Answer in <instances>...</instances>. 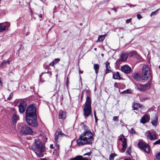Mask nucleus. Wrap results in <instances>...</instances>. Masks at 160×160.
<instances>
[{"label": "nucleus", "mask_w": 160, "mask_h": 160, "mask_svg": "<svg viewBox=\"0 0 160 160\" xmlns=\"http://www.w3.org/2000/svg\"><path fill=\"white\" fill-rule=\"evenodd\" d=\"M66 118V113L62 111H60L59 112V119H63Z\"/></svg>", "instance_id": "18"}, {"label": "nucleus", "mask_w": 160, "mask_h": 160, "mask_svg": "<svg viewBox=\"0 0 160 160\" xmlns=\"http://www.w3.org/2000/svg\"><path fill=\"white\" fill-rule=\"evenodd\" d=\"M155 160H160V152H159L156 154Z\"/></svg>", "instance_id": "29"}, {"label": "nucleus", "mask_w": 160, "mask_h": 160, "mask_svg": "<svg viewBox=\"0 0 160 160\" xmlns=\"http://www.w3.org/2000/svg\"><path fill=\"white\" fill-rule=\"evenodd\" d=\"M93 135L90 130L85 131L79 136L77 141V144L79 146L86 144H91L93 140Z\"/></svg>", "instance_id": "3"}, {"label": "nucleus", "mask_w": 160, "mask_h": 160, "mask_svg": "<svg viewBox=\"0 0 160 160\" xmlns=\"http://www.w3.org/2000/svg\"><path fill=\"white\" fill-rule=\"evenodd\" d=\"M113 120L114 121H118V116L114 117L113 118Z\"/></svg>", "instance_id": "40"}, {"label": "nucleus", "mask_w": 160, "mask_h": 160, "mask_svg": "<svg viewBox=\"0 0 160 160\" xmlns=\"http://www.w3.org/2000/svg\"><path fill=\"white\" fill-rule=\"evenodd\" d=\"M80 78L81 79V76L80 75Z\"/></svg>", "instance_id": "61"}, {"label": "nucleus", "mask_w": 160, "mask_h": 160, "mask_svg": "<svg viewBox=\"0 0 160 160\" xmlns=\"http://www.w3.org/2000/svg\"><path fill=\"white\" fill-rule=\"evenodd\" d=\"M82 73H83V71H79V73L80 74H82Z\"/></svg>", "instance_id": "53"}, {"label": "nucleus", "mask_w": 160, "mask_h": 160, "mask_svg": "<svg viewBox=\"0 0 160 160\" xmlns=\"http://www.w3.org/2000/svg\"><path fill=\"white\" fill-rule=\"evenodd\" d=\"M121 71L125 73H129L131 71V68L128 65H125L122 67L121 68Z\"/></svg>", "instance_id": "12"}, {"label": "nucleus", "mask_w": 160, "mask_h": 160, "mask_svg": "<svg viewBox=\"0 0 160 160\" xmlns=\"http://www.w3.org/2000/svg\"><path fill=\"white\" fill-rule=\"evenodd\" d=\"M94 116H96V112L95 111H94Z\"/></svg>", "instance_id": "49"}, {"label": "nucleus", "mask_w": 160, "mask_h": 160, "mask_svg": "<svg viewBox=\"0 0 160 160\" xmlns=\"http://www.w3.org/2000/svg\"><path fill=\"white\" fill-rule=\"evenodd\" d=\"M133 78L136 80H139L140 78V76L138 73H135L133 75Z\"/></svg>", "instance_id": "25"}, {"label": "nucleus", "mask_w": 160, "mask_h": 160, "mask_svg": "<svg viewBox=\"0 0 160 160\" xmlns=\"http://www.w3.org/2000/svg\"><path fill=\"white\" fill-rule=\"evenodd\" d=\"M99 66L98 64H95L94 65L93 68L95 71V73L97 74L99 69Z\"/></svg>", "instance_id": "23"}, {"label": "nucleus", "mask_w": 160, "mask_h": 160, "mask_svg": "<svg viewBox=\"0 0 160 160\" xmlns=\"http://www.w3.org/2000/svg\"><path fill=\"white\" fill-rule=\"evenodd\" d=\"M131 93V90L130 89H127L122 92L121 93Z\"/></svg>", "instance_id": "31"}, {"label": "nucleus", "mask_w": 160, "mask_h": 160, "mask_svg": "<svg viewBox=\"0 0 160 160\" xmlns=\"http://www.w3.org/2000/svg\"><path fill=\"white\" fill-rule=\"evenodd\" d=\"M158 116L156 115L155 116L154 118L152 120L151 122L152 125L155 127L156 126L158 123Z\"/></svg>", "instance_id": "15"}, {"label": "nucleus", "mask_w": 160, "mask_h": 160, "mask_svg": "<svg viewBox=\"0 0 160 160\" xmlns=\"http://www.w3.org/2000/svg\"><path fill=\"white\" fill-rule=\"evenodd\" d=\"M50 147L51 149H53L54 148L53 145L52 144H51L50 145Z\"/></svg>", "instance_id": "46"}, {"label": "nucleus", "mask_w": 160, "mask_h": 160, "mask_svg": "<svg viewBox=\"0 0 160 160\" xmlns=\"http://www.w3.org/2000/svg\"><path fill=\"white\" fill-rule=\"evenodd\" d=\"M55 64V62H54L53 61L52 62H51V63H50L49 64V65L50 66L51 65V66H53Z\"/></svg>", "instance_id": "45"}, {"label": "nucleus", "mask_w": 160, "mask_h": 160, "mask_svg": "<svg viewBox=\"0 0 160 160\" xmlns=\"http://www.w3.org/2000/svg\"><path fill=\"white\" fill-rule=\"evenodd\" d=\"M117 84V83H115V84H114V86H115V85Z\"/></svg>", "instance_id": "59"}, {"label": "nucleus", "mask_w": 160, "mask_h": 160, "mask_svg": "<svg viewBox=\"0 0 160 160\" xmlns=\"http://www.w3.org/2000/svg\"><path fill=\"white\" fill-rule=\"evenodd\" d=\"M147 133L148 134L147 135V138L150 140H153L157 139V137L154 133L151 132L149 131H148Z\"/></svg>", "instance_id": "13"}, {"label": "nucleus", "mask_w": 160, "mask_h": 160, "mask_svg": "<svg viewBox=\"0 0 160 160\" xmlns=\"http://www.w3.org/2000/svg\"><path fill=\"white\" fill-rule=\"evenodd\" d=\"M40 18H42V14H41L40 16Z\"/></svg>", "instance_id": "56"}, {"label": "nucleus", "mask_w": 160, "mask_h": 160, "mask_svg": "<svg viewBox=\"0 0 160 160\" xmlns=\"http://www.w3.org/2000/svg\"><path fill=\"white\" fill-rule=\"evenodd\" d=\"M119 77V78H120V76H119V73L118 72H117L115 74H114L113 75V78L114 79H117L118 78V77Z\"/></svg>", "instance_id": "26"}, {"label": "nucleus", "mask_w": 160, "mask_h": 160, "mask_svg": "<svg viewBox=\"0 0 160 160\" xmlns=\"http://www.w3.org/2000/svg\"><path fill=\"white\" fill-rule=\"evenodd\" d=\"M114 11L115 12H117V9L116 8L115 9H114Z\"/></svg>", "instance_id": "55"}, {"label": "nucleus", "mask_w": 160, "mask_h": 160, "mask_svg": "<svg viewBox=\"0 0 160 160\" xmlns=\"http://www.w3.org/2000/svg\"><path fill=\"white\" fill-rule=\"evenodd\" d=\"M10 24L9 22H7L6 23L4 24L3 23V26H4V28L5 29V31L6 30L7 28H9L10 26Z\"/></svg>", "instance_id": "27"}, {"label": "nucleus", "mask_w": 160, "mask_h": 160, "mask_svg": "<svg viewBox=\"0 0 160 160\" xmlns=\"http://www.w3.org/2000/svg\"><path fill=\"white\" fill-rule=\"evenodd\" d=\"M127 5H128L130 7H131L133 5L127 3L126 4Z\"/></svg>", "instance_id": "48"}, {"label": "nucleus", "mask_w": 160, "mask_h": 160, "mask_svg": "<svg viewBox=\"0 0 160 160\" xmlns=\"http://www.w3.org/2000/svg\"><path fill=\"white\" fill-rule=\"evenodd\" d=\"M128 55L127 54L125 53H122L121 55V61H124L127 59Z\"/></svg>", "instance_id": "21"}, {"label": "nucleus", "mask_w": 160, "mask_h": 160, "mask_svg": "<svg viewBox=\"0 0 160 160\" xmlns=\"http://www.w3.org/2000/svg\"><path fill=\"white\" fill-rule=\"evenodd\" d=\"M0 84L1 85L2 84V82H1V78H0Z\"/></svg>", "instance_id": "51"}, {"label": "nucleus", "mask_w": 160, "mask_h": 160, "mask_svg": "<svg viewBox=\"0 0 160 160\" xmlns=\"http://www.w3.org/2000/svg\"><path fill=\"white\" fill-rule=\"evenodd\" d=\"M95 51H96L97 49V48H94V49Z\"/></svg>", "instance_id": "57"}, {"label": "nucleus", "mask_w": 160, "mask_h": 160, "mask_svg": "<svg viewBox=\"0 0 160 160\" xmlns=\"http://www.w3.org/2000/svg\"><path fill=\"white\" fill-rule=\"evenodd\" d=\"M70 160H89L86 158H83L82 156L80 155L77 156L76 157L71 158Z\"/></svg>", "instance_id": "14"}, {"label": "nucleus", "mask_w": 160, "mask_h": 160, "mask_svg": "<svg viewBox=\"0 0 160 160\" xmlns=\"http://www.w3.org/2000/svg\"><path fill=\"white\" fill-rule=\"evenodd\" d=\"M158 9H157V10H156V11H155L152 12L150 16L151 17L153 15H156L157 13V12L158 11Z\"/></svg>", "instance_id": "37"}, {"label": "nucleus", "mask_w": 160, "mask_h": 160, "mask_svg": "<svg viewBox=\"0 0 160 160\" xmlns=\"http://www.w3.org/2000/svg\"><path fill=\"white\" fill-rule=\"evenodd\" d=\"M91 104V98L89 96H87L83 108V115L85 117H88L92 113Z\"/></svg>", "instance_id": "4"}, {"label": "nucleus", "mask_w": 160, "mask_h": 160, "mask_svg": "<svg viewBox=\"0 0 160 160\" xmlns=\"http://www.w3.org/2000/svg\"><path fill=\"white\" fill-rule=\"evenodd\" d=\"M94 118L95 120V122H97L98 120V119L96 115V116H94Z\"/></svg>", "instance_id": "47"}, {"label": "nucleus", "mask_w": 160, "mask_h": 160, "mask_svg": "<svg viewBox=\"0 0 160 160\" xmlns=\"http://www.w3.org/2000/svg\"><path fill=\"white\" fill-rule=\"evenodd\" d=\"M13 94L12 93H11L10 94L9 97L7 99L8 100H10L12 98V97Z\"/></svg>", "instance_id": "41"}, {"label": "nucleus", "mask_w": 160, "mask_h": 160, "mask_svg": "<svg viewBox=\"0 0 160 160\" xmlns=\"http://www.w3.org/2000/svg\"><path fill=\"white\" fill-rule=\"evenodd\" d=\"M131 18H129L127 19L126 21V23H129L131 21Z\"/></svg>", "instance_id": "43"}, {"label": "nucleus", "mask_w": 160, "mask_h": 160, "mask_svg": "<svg viewBox=\"0 0 160 160\" xmlns=\"http://www.w3.org/2000/svg\"><path fill=\"white\" fill-rule=\"evenodd\" d=\"M20 132L24 135H31L33 131L29 127L25 125L21 128Z\"/></svg>", "instance_id": "6"}, {"label": "nucleus", "mask_w": 160, "mask_h": 160, "mask_svg": "<svg viewBox=\"0 0 160 160\" xmlns=\"http://www.w3.org/2000/svg\"><path fill=\"white\" fill-rule=\"evenodd\" d=\"M127 139H126L124 138H123V140L122 141L123 144H122V152H124L125 151V149L127 148Z\"/></svg>", "instance_id": "16"}, {"label": "nucleus", "mask_w": 160, "mask_h": 160, "mask_svg": "<svg viewBox=\"0 0 160 160\" xmlns=\"http://www.w3.org/2000/svg\"><path fill=\"white\" fill-rule=\"evenodd\" d=\"M36 108L33 105H29L26 112V119L29 125L35 127L38 126L37 120Z\"/></svg>", "instance_id": "2"}, {"label": "nucleus", "mask_w": 160, "mask_h": 160, "mask_svg": "<svg viewBox=\"0 0 160 160\" xmlns=\"http://www.w3.org/2000/svg\"><path fill=\"white\" fill-rule=\"evenodd\" d=\"M64 135V134L62 132L60 129H58L57 130L55 134V141L58 142V140L61 137Z\"/></svg>", "instance_id": "10"}, {"label": "nucleus", "mask_w": 160, "mask_h": 160, "mask_svg": "<svg viewBox=\"0 0 160 160\" xmlns=\"http://www.w3.org/2000/svg\"><path fill=\"white\" fill-rule=\"evenodd\" d=\"M150 68L148 65L144 64L142 67V79L144 80H147L151 76Z\"/></svg>", "instance_id": "5"}, {"label": "nucleus", "mask_w": 160, "mask_h": 160, "mask_svg": "<svg viewBox=\"0 0 160 160\" xmlns=\"http://www.w3.org/2000/svg\"><path fill=\"white\" fill-rule=\"evenodd\" d=\"M129 132L132 134L135 133V132L133 128H132L129 131Z\"/></svg>", "instance_id": "35"}, {"label": "nucleus", "mask_w": 160, "mask_h": 160, "mask_svg": "<svg viewBox=\"0 0 160 160\" xmlns=\"http://www.w3.org/2000/svg\"><path fill=\"white\" fill-rule=\"evenodd\" d=\"M4 27L3 26V23H0V32H2L5 31Z\"/></svg>", "instance_id": "28"}, {"label": "nucleus", "mask_w": 160, "mask_h": 160, "mask_svg": "<svg viewBox=\"0 0 160 160\" xmlns=\"http://www.w3.org/2000/svg\"><path fill=\"white\" fill-rule=\"evenodd\" d=\"M105 38V35H101L99 36L96 42H102Z\"/></svg>", "instance_id": "24"}, {"label": "nucleus", "mask_w": 160, "mask_h": 160, "mask_svg": "<svg viewBox=\"0 0 160 160\" xmlns=\"http://www.w3.org/2000/svg\"><path fill=\"white\" fill-rule=\"evenodd\" d=\"M105 63L106 64V73H108L111 72V70L110 66V62H107Z\"/></svg>", "instance_id": "17"}, {"label": "nucleus", "mask_w": 160, "mask_h": 160, "mask_svg": "<svg viewBox=\"0 0 160 160\" xmlns=\"http://www.w3.org/2000/svg\"><path fill=\"white\" fill-rule=\"evenodd\" d=\"M115 156V155L114 154H111L109 156V160H113Z\"/></svg>", "instance_id": "33"}, {"label": "nucleus", "mask_w": 160, "mask_h": 160, "mask_svg": "<svg viewBox=\"0 0 160 160\" xmlns=\"http://www.w3.org/2000/svg\"><path fill=\"white\" fill-rule=\"evenodd\" d=\"M6 62H7V63H8L9 64L10 63V61L8 60L6 61Z\"/></svg>", "instance_id": "52"}, {"label": "nucleus", "mask_w": 160, "mask_h": 160, "mask_svg": "<svg viewBox=\"0 0 160 160\" xmlns=\"http://www.w3.org/2000/svg\"><path fill=\"white\" fill-rule=\"evenodd\" d=\"M1 0H0V1H1Z\"/></svg>", "instance_id": "63"}, {"label": "nucleus", "mask_w": 160, "mask_h": 160, "mask_svg": "<svg viewBox=\"0 0 160 160\" xmlns=\"http://www.w3.org/2000/svg\"><path fill=\"white\" fill-rule=\"evenodd\" d=\"M60 61V59L58 58H55L53 61L54 62H55V63H57Z\"/></svg>", "instance_id": "38"}, {"label": "nucleus", "mask_w": 160, "mask_h": 160, "mask_svg": "<svg viewBox=\"0 0 160 160\" xmlns=\"http://www.w3.org/2000/svg\"><path fill=\"white\" fill-rule=\"evenodd\" d=\"M27 107L26 103L23 101H21L18 105L19 111L20 113L24 112Z\"/></svg>", "instance_id": "9"}, {"label": "nucleus", "mask_w": 160, "mask_h": 160, "mask_svg": "<svg viewBox=\"0 0 160 160\" xmlns=\"http://www.w3.org/2000/svg\"><path fill=\"white\" fill-rule=\"evenodd\" d=\"M28 35V33H26V36Z\"/></svg>", "instance_id": "58"}, {"label": "nucleus", "mask_w": 160, "mask_h": 160, "mask_svg": "<svg viewBox=\"0 0 160 160\" xmlns=\"http://www.w3.org/2000/svg\"><path fill=\"white\" fill-rule=\"evenodd\" d=\"M51 73L50 72H44L41 74V75H43V76L46 77V79H48L51 77Z\"/></svg>", "instance_id": "19"}, {"label": "nucleus", "mask_w": 160, "mask_h": 160, "mask_svg": "<svg viewBox=\"0 0 160 160\" xmlns=\"http://www.w3.org/2000/svg\"><path fill=\"white\" fill-rule=\"evenodd\" d=\"M154 145L159 144H160V139L158 140L157 141L155 142L154 143Z\"/></svg>", "instance_id": "39"}, {"label": "nucleus", "mask_w": 160, "mask_h": 160, "mask_svg": "<svg viewBox=\"0 0 160 160\" xmlns=\"http://www.w3.org/2000/svg\"><path fill=\"white\" fill-rule=\"evenodd\" d=\"M91 153H92V152L91 151H90L89 152H88V153H86L84 154L83 155L84 156L88 155V156H90L91 155Z\"/></svg>", "instance_id": "42"}, {"label": "nucleus", "mask_w": 160, "mask_h": 160, "mask_svg": "<svg viewBox=\"0 0 160 160\" xmlns=\"http://www.w3.org/2000/svg\"><path fill=\"white\" fill-rule=\"evenodd\" d=\"M142 105L138 103H135L132 105V107L134 110H137L138 109V108H141Z\"/></svg>", "instance_id": "22"}, {"label": "nucleus", "mask_w": 160, "mask_h": 160, "mask_svg": "<svg viewBox=\"0 0 160 160\" xmlns=\"http://www.w3.org/2000/svg\"><path fill=\"white\" fill-rule=\"evenodd\" d=\"M7 63V62H6V61L4 60L2 63L0 67H3L4 66V64H5L6 63Z\"/></svg>", "instance_id": "36"}, {"label": "nucleus", "mask_w": 160, "mask_h": 160, "mask_svg": "<svg viewBox=\"0 0 160 160\" xmlns=\"http://www.w3.org/2000/svg\"><path fill=\"white\" fill-rule=\"evenodd\" d=\"M46 142L47 138L45 137L42 135H40L38 138H36L34 139L33 144L31 147L32 149L34 151L38 157H42L43 155V153L45 151V144L41 141Z\"/></svg>", "instance_id": "1"}, {"label": "nucleus", "mask_w": 160, "mask_h": 160, "mask_svg": "<svg viewBox=\"0 0 160 160\" xmlns=\"http://www.w3.org/2000/svg\"><path fill=\"white\" fill-rule=\"evenodd\" d=\"M125 160H131V159L130 158H128L125 159Z\"/></svg>", "instance_id": "54"}, {"label": "nucleus", "mask_w": 160, "mask_h": 160, "mask_svg": "<svg viewBox=\"0 0 160 160\" xmlns=\"http://www.w3.org/2000/svg\"><path fill=\"white\" fill-rule=\"evenodd\" d=\"M138 147L143 150L145 152L149 153L150 151V148L148 144L142 142H139L138 143Z\"/></svg>", "instance_id": "7"}, {"label": "nucleus", "mask_w": 160, "mask_h": 160, "mask_svg": "<svg viewBox=\"0 0 160 160\" xmlns=\"http://www.w3.org/2000/svg\"><path fill=\"white\" fill-rule=\"evenodd\" d=\"M137 53L135 51H132L130 53L129 56L130 57H132L134 55H135Z\"/></svg>", "instance_id": "34"}, {"label": "nucleus", "mask_w": 160, "mask_h": 160, "mask_svg": "<svg viewBox=\"0 0 160 160\" xmlns=\"http://www.w3.org/2000/svg\"><path fill=\"white\" fill-rule=\"evenodd\" d=\"M19 116L16 114H14L12 117V122L14 123L16 122L17 120L19 119Z\"/></svg>", "instance_id": "20"}, {"label": "nucleus", "mask_w": 160, "mask_h": 160, "mask_svg": "<svg viewBox=\"0 0 160 160\" xmlns=\"http://www.w3.org/2000/svg\"><path fill=\"white\" fill-rule=\"evenodd\" d=\"M119 140L120 141H123V139L122 138H119Z\"/></svg>", "instance_id": "50"}, {"label": "nucleus", "mask_w": 160, "mask_h": 160, "mask_svg": "<svg viewBox=\"0 0 160 160\" xmlns=\"http://www.w3.org/2000/svg\"><path fill=\"white\" fill-rule=\"evenodd\" d=\"M81 125H82V128L84 129V130L86 131L88 130V127L85 125L83 123H82Z\"/></svg>", "instance_id": "30"}, {"label": "nucleus", "mask_w": 160, "mask_h": 160, "mask_svg": "<svg viewBox=\"0 0 160 160\" xmlns=\"http://www.w3.org/2000/svg\"><path fill=\"white\" fill-rule=\"evenodd\" d=\"M159 68H160V65L159 66Z\"/></svg>", "instance_id": "60"}, {"label": "nucleus", "mask_w": 160, "mask_h": 160, "mask_svg": "<svg viewBox=\"0 0 160 160\" xmlns=\"http://www.w3.org/2000/svg\"><path fill=\"white\" fill-rule=\"evenodd\" d=\"M136 88L140 92L145 91L147 88L150 87L149 83H147L144 84H136Z\"/></svg>", "instance_id": "8"}, {"label": "nucleus", "mask_w": 160, "mask_h": 160, "mask_svg": "<svg viewBox=\"0 0 160 160\" xmlns=\"http://www.w3.org/2000/svg\"><path fill=\"white\" fill-rule=\"evenodd\" d=\"M150 119L149 116L148 114L144 115L141 119L140 122L145 124L149 121Z\"/></svg>", "instance_id": "11"}, {"label": "nucleus", "mask_w": 160, "mask_h": 160, "mask_svg": "<svg viewBox=\"0 0 160 160\" xmlns=\"http://www.w3.org/2000/svg\"><path fill=\"white\" fill-rule=\"evenodd\" d=\"M121 29H123V28H120Z\"/></svg>", "instance_id": "62"}, {"label": "nucleus", "mask_w": 160, "mask_h": 160, "mask_svg": "<svg viewBox=\"0 0 160 160\" xmlns=\"http://www.w3.org/2000/svg\"><path fill=\"white\" fill-rule=\"evenodd\" d=\"M131 152V148L130 147H129L128 148L127 151L126 152V153L127 155L130 154Z\"/></svg>", "instance_id": "32"}, {"label": "nucleus", "mask_w": 160, "mask_h": 160, "mask_svg": "<svg viewBox=\"0 0 160 160\" xmlns=\"http://www.w3.org/2000/svg\"><path fill=\"white\" fill-rule=\"evenodd\" d=\"M137 17L138 18V19H141L142 18V16H141V15L139 14H138L137 15Z\"/></svg>", "instance_id": "44"}]
</instances>
